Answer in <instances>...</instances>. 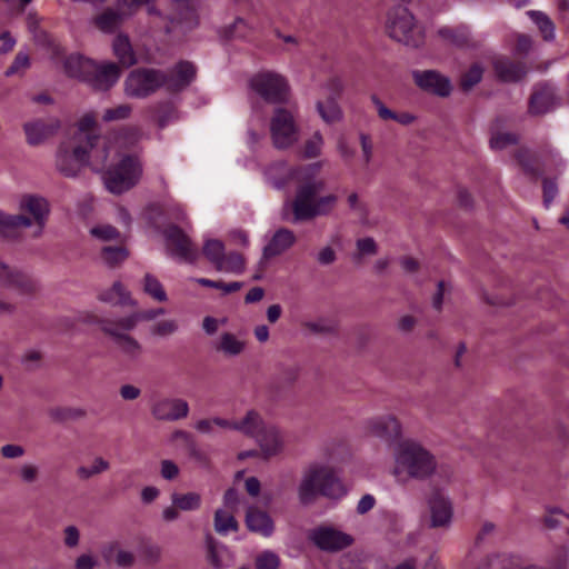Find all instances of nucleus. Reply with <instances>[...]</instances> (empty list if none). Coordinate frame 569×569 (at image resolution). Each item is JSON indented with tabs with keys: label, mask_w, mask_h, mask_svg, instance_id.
<instances>
[{
	"label": "nucleus",
	"mask_w": 569,
	"mask_h": 569,
	"mask_svg": "<svg viewBox=\"0 0 569 569\" xmlns=\"http://www.w3.org/2000/svg\"><path fill=\"white\" fill-rule=\"evenodd\" d=\"M519 141L516 133L512 132H500L497 129L491 128L490 147L495 150H503L509 146H515Z\"/></svg>",
	"instance_id": "47"
},
{
	"label": "nucleus",
	"mask_w": 569,
	"mask_h": 569,
	"mask_svg": "<svg viewBox=\"0 0 569 569\" xmlns=\"http://www.w3.org/2000/svg\"><path fill=\"white\" fill-rule=\"evenodd\" d=\"M54 166L61 176L77 178L82 168L87 167L84 147L81 143L71 147L69 142H60L54 156Z\"/></svg>",
	"instance_id": "10"
},
{
	"label": "nucleus",
	"mask_w": 569,
	"mask_h": 569,
	"mask_svg": "<svg viewBox=\"0 0 569 569\" xmlns=\"http://www.w3.org/2000/svg\"><path fill=\"white\" fill-rule=\"evenodd\" d=\"M32 220L23 214H8L0 210V236L8 240H17L19 238V228H29Z\"/></svg>",
	"instance_id": "29"
},
{
	"label": "nucleus",
	"mask_w": 569,
	"mask_h": 569,
	"mask_svg": "<svg viewBox=\"0 0 569 569\" xmlns=\"http://www.w3.org/2000/svg\"><path fill=\"white\" fill-rule=\"evenodd\" d=\"M251 32L248 23L240 17L236 18L234 21L219 30L221 39L230 41L234 39H246Z\"/></svg>",
	"instance_id": "39"
},
{
	"label": "nucleus",
	"mask_w": 569,
	"mask_h": 569,
	"mask_svg": "<svg viewBox=\"0 0 569 569\" xmlns=\"http://www.w3.org/2000/svg\"><path fill=\"white\" fill-rule=\"evenodd\" d=\"M246 342L239 340L231 332H223L220 337V342L217 347L218 351L223 352L228 357H236L243 352Z\"/></svg>",
	"instance_id": "38"
},
{
	"label": "nucleus",
	"mask_w": 569,
	"mask_h": 569,
	"mask_svg": "<svg viewBox=\"0 0 569 569\" xmlns=\"http://www.w3.org/2000/svg\"><path fill=\"white\" fill-rule=\"evenodd\" d=\"M194 281L202 287L221 290L223 295L237 292L244 286L241 281L224 282L222 280H211L207 278H197Z\"/></svg>",
	"instance_id": "46"
},
{
	"label": "nucleus",
	"mask_w": 569,
	"mask_h": 569,
	"mask_svg": "<svg viewBox=\"0 0 569 569\" xmlns=\"http://www.w3.org/2000/svg\"><path fill=\"white\" fill-rule=\"evenodd\" d=\"M316 108L322 120L329 124L342 120L343 112L338 103V100L326 99V102L317 101Z\"/></svg>",
	"instance_id": "34"
},
{
	"label": "nucleus",
	"mask_w": 569,
	"mask_h": 569,
	"mask_svg": "<svg viewBox=\"0 0 569 569\" xmlns=\"http://www.w3.org/2000/svg\"><path fill=\"white\" fill-rule=\"evenodd\" d=\"M431 512V527H447L451 522L452 507L439 492H435L428 501Z\"/></svg>",
	"instance_id": "27"
},
{
	"label": "nucleus",
	"mask_w": 569,
	"mask_h": 569,
	"mask_svg": "<svg viewBox=\"0 0 569 569\" xmlns=\"http://www.w3.org/2000/svg\"><path fill=\"white\" fill-rule=\"evenodd\" d=\"M415 84L422 91L447 98L451 94L452 83L449 77L437 70H413L411 72Z\"/></svg>",
	"instance_id": "14"
},
{
	"label": "nucleus",
	"mask_w": 569,
	"mask_h": 569,
	"mask_svg": "<svg viewBox=\"0 0 569 569\" xmlns=\"http://www.w3.org/2000/svg\"><path fill=\"white\" fill-rule=\"evenodd\" d=\"M270 136L277 149H288L299 139V127L292 109L277 107L270 118Z\"/></svg>",
	"instance_id": "7"
},
{
	"label": "nucleus",
	"mask_w": 569,
	"mask_h": 569,
	"mask_svg": "<svg viewBox=\"0 0 569 569\" xmlns=\"http://www.w3.org/2000/svg\"><path fill=\"white\" fill-rule=\"evenodd\" d=\"M367 428L371 436L387 443H393L401 437V425L397 418L391 415L369 420Z\"/></svg>",
	"instance_id": "20"
},
{
	"label": "nucleus",
	"mask_w": 569,
	"mask_h": 569,
	"mask_svg": "<svg viewBox=\"0 0 569 569\" xmlns=\"http://www.w3.org/2000/svg\"><path fill=\"white\" fill-rule=\"evenodd\" d=\"M296 234L288 228H279L263 247L262 257L268 260L280 256L296 243Z\"/></svg>",
	"instance_id": "26"
},
{
	"label": "nucleus",
	"mask_w": 569,
	"mask_h": 569,
	"mask_svg": "<svg viewBox=\"0 0 569 569\" xmlns=\"http://www.w3.org/2000/svg\"><path fill=\"white\" fill-rule=\"evenodd\" d=\"M151 413L157 420L176 421L188 416L189 405L183 399L164 398L153 402Z\"/></svg>",
	"instance_id": "19"
},
{
	"label": "nucleus",
	"mask_w": 569,
	"mask_h": 569,
	"mask_svg": "<svg viewBox=\"0 0 569 569\" xmlns=\"http://www.w3.org/2000/svg\"><path fill=\"white\" fill-rule=\"evenodd\" d=\"M169 256L180 261L194 263L199 257L198 249L191 238L177 224H168L162 230Z\"/></svg>",
	"instance_id": "9"
},
{
	"label": "nucleus",
	"mask_w": 569,
	"mask_h": 569,
	"mask_svg": "<svg viewBox=\"0 0 569 569\" xmlns=\"http://www.w3.org/2000/svg\"><path fill=\"white\" fill-rule=\"evenodd\" d=\"M101 331L109 336L116 346L131 359H137L141 352L142 347L137 339L128 335L129 331H123L118 320L102 318L97 320Z\"/></svg>",
	"instance_id": "12"
},
{
	"label": "nucleus",
	"mask_w": 569,
	"mask_h": 569,
	"mask_svg": "<svg viewBox=\"0 0 569 569\" xmlns=\"http://www.w3.org/2000/svg\"><path fill=\"white\" fill-rule=\"evenodd\" d=\"M129 258V250L124 246H106L101 249V259L109 268H116Z\"/></svg>",
	"instance_id": "37"
},
{
	"label": "nucleus",
	"mask_w": 569,
	"mask_h": 569,
	"mask_svg": "<svg viewBox=\"0 0 569 569\" xmlns=\"http://www.w3.org/2000/svg\"><path fill=\"white\" fill-rule=\"evenodd\" d=\"M109 469V462L103 458L99 457L94 459L92 467L81 466L77 469V475L79 478L86 480L98 473H101Z\"/></svg>",
	"instance_id": "50"
},
{
	"label": "nucleus",
	"mask_w": 569,
	"mask_h": 569,
	"mask_svg": "<svg viewBox=\"0 0 569 569\" xmlns=\"http://www.w3.org/2000/svg\"><path fill=\"white\" fill-rule=\"evenodd\" d=\"M143 290L147 295L160 302L167 301L168 299L161 282L151 273H146L144 276Z\"/></svg>",
	"instance_id": "48"
},
{
	"label": "nucleus",
	"mask_w": 569,
	"mask_h": 569,
	"mask_svg": "<svg viewBox=\"0 0 569 569\" xmlns=\"http://www.w3.org/2000/svg\"><path fill=\"white\" fill-rule=\"evenodd\" d=\"M244 523L250 532L269 538L274 532V521L267 511L256 506H249L246 510Z\"/></svg>",
	"instance_id": "23"
},
{
	"label": "nucleus",
	"mask_w": 569,
	"mask_h": 569,
	"mask_svg": "<svg viewBox=\"0 0 569 569\" xmlns=\"http://www.w3.org/2000/svg\"><path fill=\"white\" fill-rule=\"evenodd\" d=\"M97 124L94 112L90 111L84 113L77 122L79 133H88L89 130L93 129Z\"/></svg>",
	"instance_id": "63"
},
{
	"label": "nucleus",
	"mask_w": 569,
	"mask_h": 569,
	"mask_svg": "<svg viewBox=\"0 0 569 569\" xmlns=\"http://www.w3.org/2000/svg\"><path fill=\"white\" fill-rule=\"evenodd\" d=\"M84 147V160L87 167L93 172L103 173L110 153L107 139L97 133H89L81 143Z\"/></svg>",
	"instance_id": "15"
},
{
	"label": "nucleus",
	"mask_w": 569,
	"mask_h": 569,
	"mask_svg": "<svg viewBox=\"0 0 569 569\" xmlns=\"http://www.w3.org/2000/svg\"><path fill=\"white\" fill-rule=\"evenodd\" d=\"M483 76V68L479 63H473L460 77V88L462 91L468 92L477 86Z\"/></svg>",
	"instance_id": "45"
},
{
	"label": "nucleus",
	"mask_w": 569,
	"mask_h": 569,
	"mask_svg": "<svg viewBox=\"0 0 569 569\" xmlns=\"http://www.w3.org/2000/svg\"><path fill=\"white\" fill-rule=\"evenodd\" d=\"M527 14L536 23L545 41L555 40V23L545 12L530 10Z\"/></svg>",
	"instance_id": "40"
},
{
	"label": "nucleus",
	"mask_w": 569,
	"mask_h": 569,
	"mask_svg": "<svg viewBox=\"0 0 569 569\" xmlns=\"http://www.w3.org/2000/svg\"><path fill=\"white\" fill-rule=\"evenodd\" d=\"M142 163L134 154H124L118 163L102 173L106 189L113 194H122L138 184L142 177Z\"/></svg>",
	"instance_id": "5"
},
{
	"label": "nucleus",
	"mask_w": 569,
	"mask_h": 569,
	"mask_svg": "<svg viewBox=\"0 0 569 569\" xmlns=\"http://www.w3.org/2000/svg\"><path fill=\"white\" fill-rule=\"evenodd\" d=\"M131 108L127 104H121L116 108L107 109L102 116L103 121L110 122L116 120H123L130 116Z\"/></svg>",
	"instance_id": "56"
},
{
	"label": "nucleus",
	"mask_w": 569,
	"mask_h": 569,
	"mask_svg": "<svg viewBox=\"0 0 569 569\" xmlns=\"http://www.w3.org/2000/svg\"><path fill=\"white\" fill-rule=\"evenodd\" d=\"M124 20V14L112 8H107L93 18V24L103 33H113Z\"/></svg>",
	"instance_id": "31"
},
{
	"label": "nucleus",
	"mask_w": 569,
	"mask_h": 569,
	"mask_svg": "<svg viewBox=\"0 0 569 569\" xmlns=\"http://www.w3.org/2000/svg\"><path fill=\"white\" fill-rule=\"evenodd\" d=\"M322 146V137L320 133H315V136L307 140L303 147L302 157L306 159L316 158L320 154Z\"/></svg>",
	"instance_id": "54"
},
{
	"label": "nucleus",
	"mask_w": 569,
	"mask_h": 569,
	"mask_svg": "<svg viewBox=\"0 0 569 569\" xmlns=\"http://www.w3.org/2000/svg\"><path fill=\"white\" fill-rule=\"evenodd\" d=\"M326 187L322 179L307 178L297 189L291 202L292 222L309 221L320 216H328L337 204L338 197L327 194L316 198Z\"/></svg>",
	"instance_id": "1"
},
{
	"label": "nucleus",
	"mask_w": 569,
	"mask_h": 569,
	"mask_svg": "<svg viewBox=\"0 0 569 569\" xmlns=\"http://www.w3.org/2000/svg\"><path fill=\"white\" fill-rule=\"evenodd\" d=\"M178 326L173 320H164L154 325L151 329L152 335L166 337L177 331Z\"/></svg>",
	"instance_id": "62"
},
{
	"label": "nucleus",
	"mask_w": 569,
	"mask_h": 569,
	"mask_svg": "<svg viewBox=\"0 0 569 569\" xmlns=\"http://www.w3.org/2000/svg\"><path fill=\"white\" fill-rule=\"evenodd\" d=\"M261 415L251 409L247 411L246 416L233 423V430L240 431L243 435L256 438V436L267 426Z\"/></svg>",
	"instance_id": "32"
},
{
	"label": "nucleus",
	"mask_w": 569,
	"mask_h": 569,
	"mask_svg": "<svg viewBox=\"0 0 569 569\" xmlns=\"http://www.w3.org/2000/svg\"><path fill=\"white\" fill-rule=\"evenodd\" d=\"M113 293L119 297L117 305L120 306H137V301L130 296V292L126 290L124 286L120 281H116L112 284Z\"/></svg>",
	"instance_id": "60"
},
{
	"label": "nucleus",
	"mask_w": 569,
	"mask_h": 569,
	"mask_svg": "<svg viewBox=\"0 0 569 569\" xmlns=\"http://www.w3.org/2000/svg\"><path fill=\"white\" fill-rule=\"evenodd\" d=\"M559 104L555 90L548 84H539L529 98L528 112L531 116H542L552 111Z\"/></svg>",
	"instance_id": "21"
},
{
	"label": "nucleus",
	"mask_w": 569,
	"mask_h": 569,
	"mask_svg": "<svg viewBox=\"0 0 569 569\" xmlns=\"http://www.w3.org/2000/svg\"><path fill=\"white\" fill-rule=\"evenodd\" d=\"M0 284L4 288L14 289L19 295L30 296L40 290V283L31 274L11 268L0 261Z\"/></svg>",
	"instance_id": "11"
},
{
	"label": "nucleus",
	"mask_w": 569,
	"mask_h": 569,
	"mask_svg": "<svg viewBox=\"0 0 569 569\" xmlns=\"http://www.w3.org/2000/svg\"><path fill=\"white\" fill-rule=\"evenodd\" d=\"M121 76V68L116 62H104L98 64L94 62V70L88 84L97 91H107L113 87Z\"/></svg>",
	"instance_id": "22"
},
{
	"label": "nucleus",
	"mask_w": 569,
	"mask_h": 569,
	"mask_svg": "<svg viewBox=\"0 0 569 569\" xmlns=\"http://www.w3.org/2000/svg\"><path fill=\"white\" fill-rule=\"evenodd\" d=\"M19 475L24 483H33L39 476V468L31 463H24L19 469Z\"/></svg>",
	"instance_id": "61"
},
{
	"label": "nucleus",
	"mask_w": 569,
	"mask_h": 569,
	"mask_svg": "<svg viewBox=\"0 0 569 569\" xmlns=\"http://www.w3.org/2000/svg\"><path fill=\"white\" fill-rule=\"evenodd\" d=\"M438 34L457 48H468L471 46L470 32L465 26L457 28L443 27L438 30Z\"/></svg>",
	"instance_id": "33"
},
{
	"label": "nucleus",
	"mask_w": 569,
	"mask_h": 569,
	"mask_svg": "<svg viewBox=\"0 0 569 569\" xmlns=\"http://www.w3.org/2000/svg\"><path fill=\"white\" fill-rule=\"evenodd\" d=\"M112 50L121 67L130 68L137 63V57L128 34L118 33L113 39Z\"/></svg>",
	"instance_id": "30"
},
{
	"label": "nucleus",
	"mask_w": 569,
	"mask_h": 569,
	"mask_svg": "<svg viewBox=\"0 0 569 569\" xmlns=\"http://www.w3.org/2000/svg\"><path fill=\"white\" fill-rule=\"evenodd\" d=\"M249 88L264 102L276 106L286 104L290 99V86L287 79L276 72H259L250 78Z\"/></svg>",
	"instance_id": "6"
},
{
	"label": "nucleus",
	"mask_w": 569,
	"mask_h": 569,
	"mask_svg": "<svg viewBox=\"0 0 569 569\" xmlns=\"http://www.w3.org/2000/svg\"><path fill=\"white\" fill-rule=\"evenodd\" d=\"M321 88L326 91L327 98L332 100H339L342 96L345 86L341 78L335 76L329 78Z\"/></svg>",
	"instance_id": "51"
},
{
	"label": "nucleus",
	"mask_w": 569,
	"mask_h": 569,
	"mask_svg": "<svg viewBox=\"0 0 569 569\" xmlns=\"http://www.w3.org/2000/svg\"><path fill=\"white\" fill-rule=\"evenodd\" d=\"M61 128V121L58 118L48 120L34 119L24 122L22 126L26 134V141L31 147L44 143L49 138L56 136Z\"/></svg>",
	"instance_id": "17"
},
{
	"label": "nucleus",
	"mask_w": 569,
	"mask_h": 569,
	"mask_svg": "<svg viewBox=\"0 0 569 569\" xmlns=\"http://www.w3.org/2000/svg\"><path fill=\"white\" fill-rule=\"evenodd\" d=\"M30 66V59L28 53L26 52H18L10 64V67L6 70L4 74L7 77L13 76L17 73L20 69H26Z\"/></svg>",
	"instance_id": "59"
},
{
	"label": "nucleus",
	"mask_w": 569,
	"mask_h": 569,
	"mask_svg": "<svg viewBox=\"0 0 569 569\" xmlns=\"http://www.w3.org/2000/svg\"><path fill=\"white\" fill-rule=\"evenodd\" d=\"M161 477L166 480H173L179 475V467L172 460L164 459L161 461Z\"/></svg>",
	"instance_id": "64"
},
{
	"label": "nucleus",
	"mask_w": 569,
	"mask_h": 569,
	"mask_svg": "<svg viewBox=\"0 0 569 569\" xmlns=\"http://www.w3.org/2000/svg\"><path fill=\"white\" fill-rule=\"evenodd\" d=\"M163 87L171 93L186 90L197 77V67L188 60L178 61L169 72L162 71Z\"/></svg>",
	"instance_id": "16"
},
{
	"label": "nucleus",
	"mask_w": 569,
	"mask_h": 569,
	"mask_svg": "<svg viewBox=\"0 0 569 569\" xmlns=\"http://www.w3.org/2000/svg\"><path fill=\"white\" fill-rule=\"evenodd\" d=\"M254 439L264 459L279 455L283 449L282 436L279 429L273 425H267Z\"/></svg>",
	"instance_id": "24"
},
{
	"label": "nucleus",
	"mask_w": 569,
	"mask_h": 569,
	"mask_svg": "<svg viewBox=\"0 0 569 569\" xmlns=\"http://www.w3.org/2000/svg\"><path fill=\"white\" fill-rule=\"evenodd\" d=\"M386 30L390 38L410 48H419L425 42L423 31L413 14L401 4L389 10Z\"/></svg>",
	"instance_id": "4"
},
{
	"label": "nucleus",
	"mask_w": 569,
	"mask_h": 569,
	"mask_svg": "<svg viewBox=\"0 0 569 569\" xmlns=\"http://www.w3.org/2000/svg\"><path fill=\"white\" fill-rule=\"evenodd\" d=\"M48 415L50 419L57 423H66L68 421H76L84 418L87 411L82 408L76 407H54L49 409Z\"/></svg>",
	"instance_id": "35"
},
{
	"label": "nucleus",
	"mask_w": 569,
	"mask_h": 569,
	"mask_svg": "<svg viewBox=\"0 0 569 569\" xmlns=\"http://www.w3.org/2000/svg\"><path fill=\"white\" fill-rule=\"evenodd\" d=\"M66 73L88 84L94 70V61L81 54H71L64 61Z\"/></svg>",
	"instance_id": "28"
},
{
	"label": "nucleus",
	"mask_w": 569,
	"mask_h": 569,
	"mask_svg": "<svg viewBox=\"0 0 569 569\" xmlns=\"http://www.w3.org/2000/svg\"><path fill=\"white\" fill-rule=\"evenodd\" d=\"M543 204L548 208L558 194V186L556 179H542Z\"/></svg>",
	"instance_id": "57"
},
{
	"label": "nucleus",
	"mask_w": 569,
	"mask_h": 569,
	"mask_svg": "<svg viewBox=\"0 0 569 569\" xmlns=\"http://www.w3.org/2000/svg\"><path fill=\"white\" fill-rule=\"evenodd\" d=\"M495 74L501 82H519L527 74L523 63L515 62L507 57H498L492 61Z\"/></svg>",
	"instance_id": "25"
},
{
	"label": "nucleus",
	"mask_w": 569,
	"mask_h": 569,
	"mask_svg": "<svg viewBox=\"0 0 569 569\" xmlns=\"http://www.w3.org/2000/svg\"><path fill=\"white\" fill-rule=\"evenodd\" d=\"M216 270L241 274L246 270V260L242 254L236 251L224 253L222 262L217 266Z\"/></svg>",
	"instance_id": "41"
},
{
	"label": "nucleus",
	"mask_w": 569,
	"mask_h": 569,
	"mask_svg": "<svg viewBox=\"0 0 569 569\" xmlns=\"http://www.w3.org/2000/svg\"><path fill=\"white\" fill-rule=\"evenodd\" d=\"M90 232L93 237L103 241L114 240L120 237L118 229L110 224L94 227Z\"/></svg>",
	"instance_id": "55"
},
{
	"label": "nucleus",
	"mask_w": 569,
	"mask_h": 569,
	"mask_svg": "<svg viewBox=\"0 0 569 569\" xmlns=\"http://www.w3.org/2000/svg\"><path fill=\"white\" fill-rule=\"evenodd\" d=\"M396 462V473L403 471L409 478L416 480H428L437 470L436 457L415 440L399 442Z\"/></svg>",
	"instance_id": "2"
},
{
	"label": "nucleus",
	"mask_w": 569,
	"mask_h": 569,
	"mask_svg": "<svg viewBox=\"0 0 569 569\" xmlns=\"http://www.w3.org/2000/svg\"><path fill=\"white\" fill-rule=\"evenodd\" d=\"M202 253L216 269L224 257V244L218 239H209L203 244Z\"/></svg>",
	"instance_id": "43"
},
{
	"label": "nucleus",
	"mask_w": 569,
	"mask_h": 569,
	"mask_svg": "<svg viewBox=\"0 0 569 569\" xmlns=\"http://www.w3.org/2000/svg\"><path fill=\"white\" fill-rule=\"evenodd\" d=\"M279 566L280 558L273 551L266 550L256 558L257 569H278Z\"/></svg>",
	"instance_id": "52"
},
{
	"label": "nucleus",
	"mask_w": 569,
	"mask_h": 569,
	"mask_svg": "<svg viewBox=\"0 0 569 569\" xmlns=\"http://www.w3.org/2000/svg\"><path fill=\"white\" fill-rule=\"evenodd\" d=\"M310 541L320 550L336 552L353 543L352 536L332 527H317L309 533Z\"/></svg>",
	"instance_id": "13"
},
{
	"label": "nucleus",
	"mask_w": 569,
	"mask_h": 569,
	"mask_svg": "<svg viewBox=\"0 0 569 569\" xmlns=\"http://www.w3.org/2000/svg\"><path fill=\"white\" fill-rule=\"evenodd\" d=\"M174 107L170 102H163L158 104L157 111V123L160 128L166 127L169 121L173 118Z\"/></svg>",
	"instance_id": "58"
},
{
	"label": "nucleus",
	"mask_w": 569,
	"mask_h": 569,
	"mask_svg": "<svg viewBox=\"0 0 569 569\" xmlns=\"http://www.w3.org/2000/svg\"><path fill=\"white\" fill-rule=\"evenodd\" d=\"M207 543H208V559L212 567L216 569H221L226 565L223 562V555L227 552L224 548H218L214 543V539L208 535L207 536Z\"/></svg>",
	"instance_id": "49"
},
{
	"label": "nucleus",
	"mask_w": 569,
	"mask_h": 569,
	"mask_svg": "<svg viewBox=\"0 0 569 569\" xmlns=\"http://www.w3.org/2000/svg\"><path fill=\"white\" fill-rule=\"evenodd\" d=\"M238 529L239 523L232 515L221 509L214 512V530L218 533L226 535L228 531H238Z\"/></svg>",
	"instance_id": "44"
},
{
	"label": "nucleus",
	"mask_w": 569,
	"mask_h": 569,
	"mask_svg": "<svg viewBox=\"0 0 569 569\" xmlns=\"http://www.w3.org/2000/svg\"><path fill=\"white\" fill-rule=\"evenodd\" d=\"M516 158L519 164L522 167L526 174L537 179L541 176V172L533 166V161L528 151L520 150L517 152Z\"/></svg>",
	"instance_id": "53"
},
{
	"label": "nucleus",
	"mask_w": 569,
	"mask_h": 569,
	"mask_svg": "<svg viewBox=\"0 0 569 569\" xmlns=\"http://www.w3.org/2000/svg\"><path fill=\"white\" fill-rule=\"evenodd\" d=\"M172 505L182 511L197 510L201 506V496L198 492L172 493Z\"/></svg>",
	"instance_id": "42"
},
{
	"label": "nucleus",
	"mask_w": 569,
	"mask_h": 569,
	"mask_svg": "<svg viewBox=\"0 0 569 569\" xmlns=\"http://www.w3.org/2000/svg\"><path fill=\"white\" fill-rule=\"evenodd\" d=\"M345 489L341 481L333 472L321 465H311L303 473L298 488L299 501L303 506H308L318 495L339 498L343 496Z\"/></svg>",
	"instance_id": "3"
},
{
	"label": "nucleus",
	"mask_w": 569,
	"mask_h": 569,
	"mask_svg": "<svg viewBox=\"0 0 569 569\" xmlns=\"http://www.w3.org/2000/svg\"><path fill=\"white\" fill-rule=\"evenodd\" d=\"M163 313H164V309H162V308L151 309V310H147V311H138V312L131 313L128 317L119 319V325L123 331H131L137 327L138 322L153 320L158 316L163 315Z\"/></svg>",
	"instance_id": "36"
},
{
	"label": "nucleus",
	"mask_w": 569,
	"mask_h": 569,
	"mask_svg": "<svg viewBox=\"0 0 569 569\" xmlns=\"http://www.w3.org/2000/svg\"><path fill=\"white\" fill-rule=\"evenodd\" d=\"M19 207L21 211H27L33 218L37 226L34 237L42 234L48 217L50 214L49 201L38 194H23L20 199Z\"/></svg>",
	"instance_id": "18"
},
{
	"label": "nucleus",
	"mask_w": 569,
	"mask_h": 569,
	"mask_svg": "<svg viewBox=\"0 0 569 569\" xmlns=\"http://www.w3.org/2000/svg\"><path fill=\"white\" fill-rule=\"evenodd\" d=\"M162 70L139 68L132 70L124 81V92L130 98L142 99L163 87Z\"/></svg>",
	"instance_id": "8"
}]
</instances>
